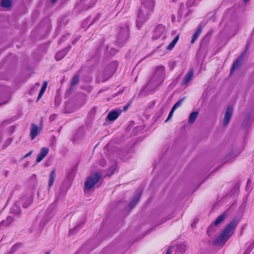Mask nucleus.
<instances>
[{
	"label": "nucleus",
	"instance_id": "obj_7",
	"mask_svg": "<svg viewBox=\"0 0 254 254\" xmlns=\"http://www.w3.org/2000/svg\"><path fill=\"white\" fill-rule=\"evenodd\" d=\"M118 65V64L117 62H113L108 66L104 73V74L108 73V75L102 80L103 81L107 80L115 72Z\"/></svg>",
	"mask_w": 254,
	"mask_h": 254
},
{
	"label": "nucleus",
	"instance_id": "obj_45",
	"mask_svg": "<svg viewBox=\"0 0 254 254\" xmlns=\"http://www.w3.org/2000/svg\"><path fill=\"white\" fill-rule=\"evenodd\" d=\"M56 0H50V1H51V2L52 3H54V2L56 1Z\"/></svg>",
	"mask_w": 254,
	"mask_h": 254
},
{
	"label": "nucleus",
	"instance_id": "obj_3",
	"mask_svg": "<svg viewBox=\"0 0 254 254\" xmlns=\"http://www.w3.org/2000/svg\"><path fill=\"white\" fill-rule=\"evenodd\" d=\"M165 77V69L163 66H158L146 87L148 89H153L160 85L164 80Z\"/></svg>",
	"mask_w": 254,
	"mask_h": 254
},
{
	"label": "nucleus",
	"instance_id": "obj_5",
	"mask_svg": "<svg viewBox=\"0 0 254 254\" xmlns=\"http://www.w3.org/2000/svg\"><path fill=\"white\" fill-rule=\"evenodd\" d=\"M102 175L99 172H95L89 176L85 182V188L87 190H91L99 182Z\"/></svg>",
	"mask_w": 254,
	"mask_h": 254
},
{
	"label": "nucleus",
	"instance_id": "obj_1",
	"mask_svg": "<svg viewBox=\"0 0 254 254\" xmlns=\"http://www.w3.org/2000/svg\"><path fill=\"white\" fill-rule=\"evenodd\" d=\"M238 224V221L236 219L231 220L222 230L213 242V244L215 246H224L227 241L233 234L234 230Z\"/></svg>",
	"mask_w": 254,
	"mask_h": 254
},
{
	"label": "nucleus",
	"instance_id": "obj_12",
	"mask_svg": "<svg viewBox=\"0 0 254 254\" xmlns=\"http://www.w3.org/2000/svg\"><path fill=\"white\" fill-rule=\"evenodd\" d=\"M40 129L38 127L34 124H32L30 128V136L32 140H33L39 133Z\"/></svg>",
	"mask_w": 254,
	"mask_h": 254
},
{
	"label": "nucleus",
	"instance_id": "obj_39",
	"mask_svg": "<svg viewBox=\"0 0 254 254\" xmlns=\"http://www.w3.org/2000/svg\"><path fill=\"white\" fill-rule=\"evenodd\" d=\"M69 36V35L68 34V35H67L66 36H63V37L61 38V39L59 41V44H60V43H62L63 41H64V39L66 38V36Z\"/></svg>",
	"mask_w": 254,
	"mask_h": 254
},
{
	"label": "nucleus",
	"instance_id": "obj_4",
	"mask_svg": "<svg viewBox=\"0 0 254 254\" xmlns=\"http://www.w3.org/2000/svg\"><path fill=\"white\" fill-rule=\"evenodd\" d=\"M129 38V28L127 25L121 27L118 33L116 43L119 46L122 45L127 41Z\"/></svg>",
	"mask_w": 254,
	"mask_h": 254
},
{
	"label": "nucleus",
	"instance_id": "obj_22",
	"mask_svg": "<svg viewBox=\"0 0 254 254\" xmlns=\"http://www.w3.org/2000/svg\"><path fill=\"white\" fill-rule=\"evenodd\" d=\"M198 115V112L197 111H194L192 112L189 117V123L190 124H193L195 121Z\"/></svg>",
	"mask_w": 254,
	"mask_h": 254
},
{
	"label": "nucleus",
	"instance_id": "obj_17",
	"mask_svg": "<svg viewBox=\"0 0 254 254\" xmlns=\"http://www.w3.org/2000/svg\"><path fill=\"white\" fill-rule=\"evenodd\" d=\"M56 179V169H54L50 173L48 180V187L50 188L53 185Z\"/></svg>",
	"mask_w": 254,
	"mask_h": 254
},
{
	"label": "nucleus",
	"instance_id": "obj_25",
	"mask_svg": "<svg viewBox=\"0 0 254 254\" xmlns=\"http://www.w3.org/2000/svg\"><path fill=\"white\" fill-rule=\"evenodd\" d=\"M185 99V97H183L182 98H181V99H180L179 100H178L174 105V106H173L172 108L174 109V110H176L177 108H178V107H179L180 106H181V105L182 104L183 102L184 101Z\"/></svg>",
	"mask_w": 254,
	"mask_h": 254
},
{
	"label": "nucleus",
	"instance_id": "obj_8",
	"mask_svg": "<svg viewBox=\"0 0 254 254\" xmlns=\"http://www.w3.org/2000/svg\"><path fill=\"white\" fill-rule=\"evenodd\" d=\"M142 194V190L141 189H138L135 194L133 197L132 200L128 204V206L130 209L132 208L136 203L139 201L140 196Z\"/></svg>",
	"mask_w": 254,
	"mask_h": 254
},
{
	"label": "nucleus",
	"instance_id": "obj_6",
	"mask_svg": "<svg viewBox=\"0 0 254 254\" xmlns=\"http://www.w3.org/2000/svg\"><path fill=\"white\" fill-rule=\"evenodd\" d=\"M166 33L167 29L166 27L162 24H159L156 27L154 31L152 39L157 40L161 37L162 39H165Z\"/></svg>",
	"mask_w": 254,
	"mask_h": 254
},
{
	"label": "nucleus",
	"instance_id": "obj_31",
	"mask_svg": "<svg viewBox=\"0 0 254 254\" xmlns=\"http://www.w3.org/2000/svg\"><path fill=\"white\" fill-rule=\"evenodd\" d=\"M20 246L19 244H17L14 245L11 248V251L9 252V254H12L16 249Z\"/></svg>",
	"mask_w": 254,
	"mask_h": 254
},
{
	"label": "nucleus",
	"instance_id": "obj_16",
	"mask_svg": "<svg viewBox=\"0 0 254 254\" xmlns=\"http://www.w3.org/2000/svg\"><path fill=\"white\" fill-rule=\"evenodd\" d=\"M202 25L201 24H199L197 30L195 32V33L193 34L191 40V43L193 44L196 39L198 38L199 35L201 34L202 31Z\"/></svg>",
	"mask_w": 254,
	"mask_h": 254
},
{
	"label": "nucleus",
	"instance_id": "obj_34",
	"mask_svg": "<svg viewBox=\"0 0 254 254\" xmlns=\"http://www.w3.org/2000/svg\"><path fill=\"white\" fill-rule=\"evenodd\" d=\"M56 114L51 115L49 117V121L51 122H53V121H54V120L56 119Z\"/></svg>",
	"mask_w": 254,
	"mask_h": 254
},
{
	"label": "nucleus",
	"instance_id": "obj_36",
	"mask_svg": "<svg viewBox=\"0 0 254 254\" xmlns=\"http://www.w3.org/2000/svg\"><path fill=\"white\" fill-rule=\"evenodd\" d=\"M106 164V160L105 159H102L100 161V166L104 167L105 166Z\"/></svg>",
	"mask_w": 254,
	"mask_h": 254
},
{
	"label": "nucleus",
	"instance_id": "obj_32",
	"mask_svg": "<svg viewBox=\"0 0 254 254\" xmlns=\"http://www.w3.org/2000/svg\"><path fill=\"white\" fill-rule=\"evenodd\" d=\"M176 44L174 43L172 41V42L169 44V45L168 46L167 49L168 50H171L173 49V48L174 47V46H175Z\"/></svg>",
	"mask_w": 254,
	"mask_h": 254
},
{
	"label": "nucleus",
	"instance_id": "obj_13",
	"mask_svg": "<svg viewBox=\"0 0 254 254\" xmlns=\"http://www.w3.org/2000/svg\"><path fill=\"white\" fill-rule=\"evenodd\" d=\"M14 221V218L11 216H8L6 218L0 223V229H2L9 226Z\"/></svg>",
	"mask_w": 254,
	"mask_h": 254
},
{
	"label": "nucleus",
	"instance_id": "obj_28",
	"mask_svg": "<svg viewBox=\"0 0 254 254\" xmlns=\"http://www.w3.org/2000/svg\"><path fill=\"white\" fill-rule=\"evenodd\" d=\"M26 200V202H23L22 204L23 207L25 208L29 207L32 203V200L30 197L27 198Z\"/></svg>",
	"mask_w": 254,
	"mask_h": 254
},
{
	"label": "nucleus",
	"instance_id": "obj_43",
	"mask_svg": "<svg viewBox=\"0 0 254 254\" xmlns=\"http://www.w3.org/2000/svg\"><path fill=\"white\" fill-rule=\"evenodd\" d=\"M251 251L249 249H247L243 254H249L250 253Z\"/></svg>",
	"mask_w": 254,
	"mask_h": 254
},
{
	"label": "nucleus",
	"instance_id": "obj_30",
	"mask_svg": "<svg viewBox=\"0 0 254 254\" xmlns=\"http://www.w3.org/2000/svg\"><path fill=\"white\" fill-rule=\"evenodd\" d=\"M175 111V110H174L172 108L169 114V115L167 118V119L165 120V122H167L172 117L173 113Z\"/></svg>",
	"mask_w": 254,
	"mask_h": 254
},
{
	"label": "nucleus",
	"instance_id": "obj_11",
	"mask_svg": "<svg viewBox=\"0 0 254 254\" xmlns=\"http://www.w3.org/2000/svg\"><path fill=\"white\" fill-rule=\"evenodd\" d=\"M49 151V149L47 147L41 148L36 159V162L38 163L41 162L47 156Z\"/></svg>",
	"mask_w": 254,
	"mask_h": 254
},
{
	"label": "nucleus",
	"instance_id": "obj_37",
	"mask_svg": "<svg viewBox=\"0 0 254 254\" xmlns=\"http://www.w3.org/2000/svg\"><path fill=\"white\" fill-rule=\"evenodd\" d=\"M179 39V35H177L175 38L172 40V41L176 44Z\"/></svg>",
	"mask_w": 254,
	"mask_h": 254
},
{
	"label": "nucleus",
	"instance_id": "obj_18",
	"mask_svg": "<svg viewBox=\"0 0 254 254\" xmlns=\"http://www.w3.org/2000/svg\"><path fill=\"white\" fill-rule=\"evenodd\" d=\"M188 247L185 244H181L176 246V251L177 254H183L187 250Z\"/></svg>",
	"mask_w": 254,
	"mask_h": 254
},
{
	"label": "nucleus",
	"instance_id": "obj_24",
	"mask_svg": "<svg viewBox=\"0 0 254 254\" xmlns=\"http://www.w3.org/2000/svg\"><path fill=\"white\" fill-rule=\"evenodd\" d=\"M217 225H215L213 223L211 224L208 227L207 233L208 236H211L212 233L215 232L217 230Z\"/></svg>",
	"mask_w": 254,
	"mask_h": 254
},
{
	"label": "nucleus",
	"instance_id": "obj_40",
	"mask_svg": "<svg viewBox=\"0 0 254 254\" xmlns=\"http://www.w3.org/2000/svg\"><path fill=\"white\" fill-rule=\"evenodd\" d=\"M32 151H30L29 152H28V153H27L26 154H25V155L24 156L23 158H26V157H27L29 156L32 154Z\"/></svg>",
	"mask_w": 254,
	"mask_h": 254
},
{
	"label": "nucleus",
	"instance_id": "obj_33",
	"mask_svg": "<svg viewBox=\"0 0 254 254\" xmlns=\"http://www.w3.org/2000/svg\"><path fill=\"white\" fill-rule=\"evenodd\" d=\"M45 91L40 89V91L39 92L38 98L37 99V101L39 100L43 96V94L44 93Z\"/></svg>",
	"mask_w": 254,
	"mask_h": 254
},
{
	"label": "nucleus",
	"instance_id": "obj_15",
	"mask_svg": "<svg viewBox=\"0 0 254 254\" xmlns=\"http://www.w3.org/2000/svg\"><path fill=\"white\" fill-rule=\"evenodd\" d=\"M70 48V47H69L68 48L63 49L58 52L55 56L56 60L57 61H60L62 60L66 55Z\"/></svg>",
	"mask_w": 254,
	"mask_h": 254
},
{
	"label": "nucleus",
	"instance_id": "obj_41",
	"mask_svg": "<svg viewBox=\"0 0 254 254\" xmlns=\"http://www.w3.org/2000/svg\"><path fill=\"white\" fill-rule=\"evenodd\" d=\"M129 106H130V103H128L127 105L126 106L124 107V108H123L124 110L126 111Z\"/></svg>",
	"mask_w": 254,
	"mask_h": 254
},
{
	"label": "nucleus",
	"instance_id": "obj_29",
	"mask_svg": "<svg viewBox=\"0 0 254 254\" xmlns=\"http://www.w3.org/2000/svg\"><path fill=\"white\" fill-rule=\"evenodd\" d=\"M16 206H14L12 207L10 209V212L11 213L15 214L16 215H18L20 213V210L19 209H18L17 210H15Z\"/></svg>",
	"mask_w": 254,
	"mask_h": 254
},
{
	"label": "nucleus",
	"instance_id": "obj_26",
	"mask_svg": "<svg viewBox=\"0 0 254 254\" xmlns=\"http://www.w3.org/2000/svg\"><path fill=\"white\" fill-rule=\"evenodd\" d=\"M83 224L82 223V224H80L79 225H78V226L75 227L73 229H71L69 230V235H73L74 234L76 231L81 227L83 226Z\"/></svg>",
	"mask_w": 254,
	"mask_h": 254
},
{
	"label": "nucleus",
	"instance_id": "obj_23",
	"mask_svg": "<svg viewBox=\"0 0 254 254\" xmlns=\"http://www.w3.org/2000/svg\"><path fill=\"white\" fill-rule=\"evenodd\" d=\"M0 5L3 8H9L12 6V1L11 0H1Z\"/></svg>",
	"mask_w": 254,
	"mask_h": 254
},
{
	"label": "nucleus",
	"instance_id": "obj_46",
	"mask_svg": "<svg viewBox=\"0 0 254 254\" xmlns=\"http://www.w3.org/2000/svg\"><path fill=\"white\" fill-rule=\"evenodd\" d=\"M35 85H37V86H40V83H36V84H35Z\"/></svg>",
	"mask_w": 254,
	"mask_h": 254
},
{
	"label": "nucleus",
	"instance_id": "obj_21",
	"mask_svg": "<svg viewBox=\"0 0 254 254\" xmlns=\"http://www.w3.org/2000/svg\"><path fill=\"white\" fill-rule=\"evenodd\" d=\"M79 75L77 74L74 76L73 77L71 84H70V88L69 89V92L70 93L72 92L73 91V87L75 86L79 81Z\"/></svg>",
	"mask_w": 254,
	"mask_h": 254
},
{
	"label": "nucleus",
	"instance_id": "obj_38",
	"mask_svg": "<svg viewBox=\"0 0 254 254\" xmlns=\"http://www.w3.org/2000/svg\"><path fill=\"white\" fill-rule=\"evenodd\" d=\"M172 252V248L169 247L167 250L166 254H171Z\"/></svg>",
	"mask_w": 254,
	"mask_h": 254
},
{
	"label": "nucleus",
	"instance_id": "obj_19",
	"mask_svg": "<svg viewBox=\"0 0 254 254\" xmlns=\"http://www.w3.org/2000/svg\"><path fill=\"white\" fill-rule=\"evenodd\" d=\"M228 216V213L227 211L224 212L222 214H221L220 215H219L218 217H217L216 220H215L214 223L215 225H218L219 224H220L221 222H222L225 219V218Z\"/></svg>",
	"mask_w": 254,
	"mask_h": 254
},
{
	"label": "nucleus",
	"instance_id": "obj_14",
	"mask_svg": "<svg viewBox=\"0 0 254 254\" xmlns=\"http://www.w3.org/2000/svg\"><path fill=\"white\" fill-rule=\"evenodd\" d=\"M193 76V71L192 69H191L184 76L182 83V85L187 84L192 79Z\"/></svg>",
	"mask_w": 254,
	"mask_h": 254
},
{
	"label": "nucleus",
	"instance_id": "obj_42",
	"mask_svg": "<svg viewBox=\"0 0 254 254\" xmlns=\"http://www.w3.org/2000/svg\"><path fill=\"white\" fill-rule=\"evenodd\" d=\"M251 181L250 179H249L248 181V182H247V188H248V187H250L251 186Z\"/></svg>",
	"mask_w": 254,
	"mask_h": 254
},
{
	"label": "nucleus",
	"instance_id": "obj_48",
	"mask_svg": "<svg viewBox=\"0 0 254 254\" xmlns=\"http://www.w3.org/2000/svg\"><path fill=\"white\" fill-rule=\"evenodd\" d=\"M7 174H8V172H6L5 173V176H7Z\"/></svg>",
	"mask_w": 254,
	"mask_h": 254
},
{
	"label": "nucleus",
	"instance_id": "obj_20",
	"mask_svg": "<svg viewBox=\"0 0 254 254\" xmlns=\"http://www.w3.org/2000/svg\"><path fill=\"white\" fill-rule=\"evenodd\" d=\"M119 113L117 111H112L110 112L107 116V119L111 121H115L119 116Z\"/></svg>",
	"mask_w": 254,
	"mask_h": 254
},
{
	"label": "nucleus",
	"instance_id": "obj_2",
	"mask_svg": "<svg viewBox=\"0 0 254 254\" xmlns=\"http://www.w3.org/2000/svg\"><path fill=\"white\" fill-rule=\"evenodd\" d=\"M141 1L142 5L136 20V26L138 29L147 20L148 15L153 10L155 5L154 0H141Z\"/></svg>",
	"mask_w": 254,
	"mask_h": 254
},
{
	"label": "nucleus",
	"instance_id": "obj_27",
	"mask_svg": "<svg viewBox=\"0 0 254 254\" xmlns=\"http://www.w3.org/2000/svg\"><path fill=\"white\" fill-rule=\"evenodd\" d=\"M75 174V170L74 168H72L70 171L69 172L67 178L69 180L73 179Z\"/></svg>",
	"mask_w": 254,
	"mask_h": 254
},
{
	"label": "nucleus",
	"instance_id": "obj_47",
	"mask_svg": "<svg viewBox=\"0 0 254 254\" xmlns=\"http://www.w3.org/2000/svg\"><path fill=\"white\" fill-rule=\"evenodd\" d=\"M6 103V102H5L2 103H0V105L5 104Z\"/></svg>",
	"mask_w": 254,
	"mask_h": 254
},
{
	"label": "nucleus",
	"instance_id": "obj_44",
	"mask_svg": "<svg viewBox=\"0 0 254 254\" xmlns=\"http://www.w3.org/2000/svg\"><path fill=\"white\" fill-rule=\"evenodd\" d=\"M111 169V170H112L113 172H114V170H115V168L114 166H112Z\"/></svg>",
	"mask_w": 254,
	"mask_h": 254
},
{
	"label": "nucleus",
	"instance_id": "obj_9",
	"mask_svg": "<svg viewBox=\"0 0 254 254\" xmlns=\"http://www.w3.org/2000/svg\"><path fill=\"white\" fill-rule=\"evenodd\" d=\"M245 54L246 52H244L234 63L230 70V74H233V72L240 66L243 61L244 58L245 56Z\"/></svg>",
	"mask_w": 254,
	"mask_h": 254
},
{
	"label": "nucleus",
	"instance_id": "obj_49",
	"mask_svg": "<svg viewBox=\"0 0 254 254\" xmlns=\"http://www.w3.org/2000/svg\"><path fill=\"white\" fill-rule=\"evenodd\" d=\"M7 141H8V142H10V141H11L10 139H8Z\"/></svg>",
	"mask_w": 254,
	"mask_h": 254
},
{
	"label": "nucleus",
	"instance_id": "obj_10",
	"mask_svg": "<svg viewBox=\"0 0 254 254\" xmlns=\"http://www.w3.org/2000/svg\"><path fill=\"white\" fill-rule=\"evenodd\" d=\"M233 114V108L231 106H228L226 110L225 115H224V118L223 120V126H226L228 123L229 122V121L232 116Z\"/></svg>",
	"mask_w": 254,
	"mask_h": 254
},
{
	"label": "nucleus",
	"instance_id": "obj_35",
	"mask_svg": "<svg viewBox=\"0 0 254 254\" xmlns=\"http://www.w3.org/2000/svg\"><path fill=\"white\" fill-rule=\"evenodd\" d=\"M47 86V81H44L41 89L45 91Z\"/></svg>",
	"mask_w": 254,
	"mask_h": 254
}]
</instances>
